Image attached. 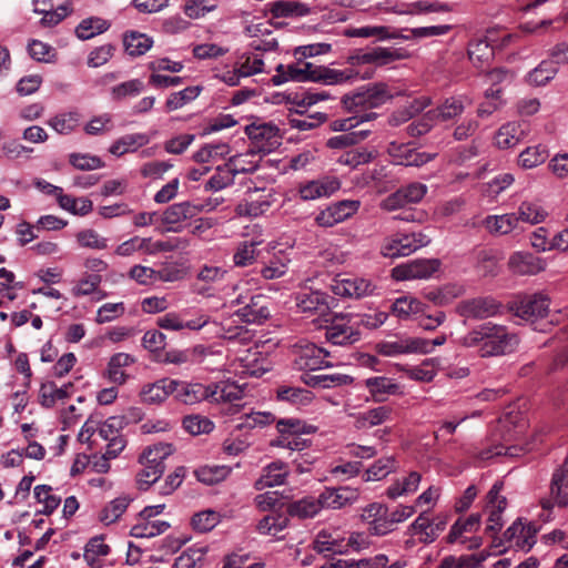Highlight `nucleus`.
<instances>
[{"label":"nucleus","mask_w":568,"mask_h":568,"mask_svg":"<svg viewBox=\"0 0 568 568\" xmlns=\"http://www.w3.org/2000/svg\"><path fill=\"white\" fill-rule=\"evenodd\" d=\"M518 337L506 326L486 322L476 326L459 343L468 348H477L481 357L501 356L513 353L518 345Z\"/></svg>","instance_id":"f257e3e1"},{"label":"nucleus","mask_w":568,"mask_h":568,"mask_svg":"<svg viewBox=\"0 0 568 568\" xmlns=\"http://www.w3.org/2000/svg\"><path fill=\"white\" fill-rule=\"evenodd\" d=\"M244 388L235 382L222 381L204 385L197 382L176 381L173 385V397L179 403L194 405L202 400L210 403H233L242 399Z\"/></svg>","instance_id":"f03ea898"},{"label":"nucleus","mask_w":568,"mask_h":568,"mask_svg":"<svg viewBox=\"0 0 568 568\" xmlns=\"http://www.w3.org/2000/svg\"><path fill=\"white\" fill-rule=\"evenodd\" d=\"M172 452V445L170 444H158L144 449L140 457L143 468L138 475L139 483L146 486L156 483L165 469L164 460Z\"/></svg>","instance_id":"7ed1b4c3"},{"label":"nucleus","mask_w":568,"mask_h":568,"mask_svg":"<svg viewBox=\"0 0 568 568\" xmlns=\"http://www.w3.org/2000/svg\"><path fill=\"white\" fill-rule=\"evenodd\" d=\"M325 318V338L333 345L346 346L359 341L361 333L356 331L351 313H333Z\"/></svg>","instance_id":"20e7f679"},{"label":"nucleus","mask_w":568,"mask_h":568,"mask_svg":"<svg viewBox=\"0 0 568 568\" xmlns=\"http://www.w3.org/2000/svg\"><path fill=\"white\" fill-rule=\"evenodd\" d=\"M393 98L388 87L385 83H375L368 85L365 90L358 91L352 95L343 98V104L347 111L371 112L369 110L378 108Z\"/></svg>","instance_id":"39448f33"},{"label":"nucleus","mask_w":568,"mask_h":568,"mask_svg":"<svg viewBox=\"0 0 568 568\" xmlns=\"http://www.w3.org/2000/svg\"><path fill=\"white\" fill-rule=\"evenodd\" d=\"M430 239L422 232L397 233L386 239L382 246V254L385 257L407 256L428 245Z\"/></svg>","instance_id":"423d86ee"},{"label":"nucleus","mask_w":568,"mask_h":568,"mask_svg":"<svg viewBox=\"0 0 568 568\" xmlns=\"http://www.w3.org/2000/svg\"><path fill=\"white\" fill-rule=\"evenodd\" d=\"M295 305L298 312L306 315L328 316L329 312L337 306L335 297L321 291L302 292L295 296Z\"/></svg>","instance_id":"0eeeda50"},{"label":"nucleus","mask_w":568,"mask_h":568,"mask_svg":"<svg viewBox=\"0 0 568 568\" xmlns=\"http://www.w3.org/2000/svg\"><path fill=\"white\" fill-rule=\"evenodd\" d=\"M359 207V200H341L333 202L316 214L315 223L321 227H333L355 215Z\"/></svg>","instance_id":"6e6552de"},{"label":"nucleus","mask_w":568,"mask_h":568,"mask_svg":"<svg viewBox=\"0 0 568 568\" xmlns=\"http://www.w3.org/2000/svg\"><path fill=\"white\" fill-rule=\"evenodd\" d=\"M395 165L422 166L435 158V154L418 151L410 142L392 141L386 149Z\"/></svg>","instance_id":"1a4fd4ad"},{"label":"nucleus","mask_w":568,"mask_h":568,"mask_svg":"<svg viewBox=\"0 0 568 568\" xmlns=\"http://www.w3.org/2000/svg\"><path fill=\"white\" fill-rule=\"evenodd\" d=\"M341 189V181L334 175H322L298 184L297 193L303 201L329 197Z\"/></svg>","instance_id":"9d476101"},{"label":"nucleus","mask_w":568,"mask_h":568,"mask_svg":"<svg viewBox=\"0 0 568 568\" xmlns=\"http://www.w3.org/2000/svg\"><path fill=\"white\" fill-rule=\"evenodd\" d=\"M440 262L437 258L414 260L399 264L392 270V276L396 281L429 278L439 270Z\"/></svg>","instance_id":"9b49d317"},{"label":"nucleus","mask_w":568,"mask_h":568,"mask_svg":"<svg viewBox=\"0 0 568 568\" xmlns=\"http://www.w3.org/2000/svg\"><path fill=\"white\" fill-rule=\"evenodd\" d=\"M549 298L542 294L525 295L511 303L514 314L525 321L542 318L549 311Z\"/></svg>","instance_id":"f8f14e48"},{"label":"nucleus","mask_w":568,"mask_h":568,"mask_svg":"<svg viewBox=\"0 0 568 568\" xmlns=\"http://www.w3.org/2000/svg\"><path fill=\"white\" fill-rule=\"evenodd\" d=\"M332 292L342 297L363 298L376 294L377 286L368 278L349 276L334 280Z\"/></svg>","instance_id":"ddd939ff"},{"label":"nucleus","mask_w":568,"mask_h":568,"mask_svg":"<svg viewBox=\"0 0 568 568\" xmlns=\"http://www.w3.org/2000/svg\"><path fill=\"white\" fill-rule=\"evenodd\" d=\"M235 372L244 376L261 377L272 368V361L258 348L247 349L235 362Z\"/></svg>","instance_id":"4468645a"},{"label":"nucleus","mask_w":568,"mask_h":568,"mask_svg":"<svg viewBox=\"0 0 568 568\" xmlns=\"http://www.w3.org/2000/svg\"><path fill=\"white\" fill-rule=\"evenodd\" d=\"M501 483H495L486 496L485 511L488 513L486 531L495 534L503 528V513L507 507L506 497L500 495Z\"/></svg>","instance_id":"2eb2a0df"},{"label":"nucleus","mask_w":568,"mask_h":568,"mask_svg":"<svg viewBox=\"0 0 568 568\" xmlns=\"http://www.w3.org/2000/svg\"><path fill=\"white\" fill-rule=\"evenodd\" d=\"M500 304L491 297H476L458 303L456 312L467 320H485L495 316Z\"/></svg>","instance_id":"dca6fc26"},{"label":"nucleus","mask_w":568,"mask_h":568,"mask_svg":"<svg viewBox=\"0 0 568 568\" xmlns=\"http://www.w3.org/2000/svg\"><path fill=\"white\" fill-rule=\"evenodd\" d=\"M400 58L396 50L376 47L368 50H357L347 57V63L354 69L357 65H385Z\"/></svg>","instance_id":"f3484780"},{"label":"nucleus","mask_w":568,"mask_h":568,"mask_svg":"<svg viewBox=\"0 0 568 568\" xmlns=\"http://www.w3.org/2000/svg\"><path fill=\"white\" fill-rule=\"evenodd\" d=\"M318 496L323 509H342L357 503L359 490L349 486L325 487Z\"/></svg>","instance_id":"a211bd4d"},{"label":"nucleus","mask_w":568,"mask_h":568,"mask_svg":"<svg viewBox=\"0 0 568 568\" xmlns=\"http://www.w3.org/2000/svg\"><path fill=\"white\" fill-rule=\"evenodd\" d=\"M363 386L375 403H383L390 396L402 394L400 385L394 378L384 375L365 378L363 381Z\"/></svg>","instance_id":"6ab92c4d"},{"label":"nucleus","mask_w":568,"mask_h":568,"mask_svg":"<svg viewBox=\"0 0 568 568\" xmlns=\"http://www.w3.org/2000/svg\"><path fill=\"white\" fill-rule=\"evenodd\" d=\"M373 77V71H366L359 74L353 68H346L344 70L332 69L329 67L320 65L315 73L314 82H320L326 85H336L346 82H353L357 79L366 80Z\"/></svg>","instance_id":"aec40b11"},{"label":"nucleus","mask_w":568,"mask_h":568,"mask_svg":"<svg viewBox=\"0 0 568 568\" xmlns=\"http://www.w3.org/2000/svg\"><path fill=\"white\" fill-rule=\"evenodd\" d=\"M329 353L314 344H307L301 348L294 363L300 371H320L329 367L327 359Z\"/></svg>","instance_id":"412c9836"},{"label":"nucleus","mask_w":568,"mask_h":568,"mask_svg":"<svg viewBox=\"0 0 568 568\" xmlns=\"http://www.w3.org/2000/svg\"><path fill=\"white\" fill-rule=\"evenodd\" d=\"M242 322L247 324H263L271 315L270 301L264 295H254L250 302L235 312Z\"/></svg>","instance_id":"4be33fe9"},{"label":"nucleus","mask_w":568,"mask_h":568,"mask_svg":"<svg viewBox=\"0 0 568 568\" xmlns=\"http://www.w3.org/2000/svg\"><path fill=\"white\" fill-rule=\"evenodd\" d=\"M209 321L210 317L202 313L187 320L182 314L171 312L159 317L158 325L168 331H200L209 323Z\"/></svg>","instance_id":"5701e85b"},{"label":"nucleus","mask_w":568,"mask_h":568,"mask_svg":"<svg viewBox=\"0 0 568 568\" xmlns=\"http://www.w3.org/2000/svg\"><path fill=\"white\" fill-rule=\"evenodd\" d=\"M175 379L161 378L153 383H148L140 390L141 402L149 405H159L172 395Z\"/></svg>","instance_id":"b1692460"},{"label":"nucleus","mask_w":568,"mask_h":568,"mask_svg":"<svg viewBox=\"0 0 568 568\" xmlns=\"http://www.w3.org/2000/svg\"><path fill=\"white\" fill-rule=\"evenodd\" d=\"M392 416L393 408L390 406H376L353 415L354 426L357 429H368L392 420Z\"/></svg>","instance_id":"393cba45"},{"label":"nucleus","mask_w":568,"mask_h":568,"mask_svg":"<svg viewBox=\"0 0 568 568\" xmlns=\"http://www.w3.org/2000/svg\"><path fill=\"white\" fill-rule=\"evenodd\" d=\"M288 476L287 464L276 460L266 465L261 476L255 480L254 488L256 490H263L275 486H281L286 481Z\"/></svg>","instance_id":"a878e982"},{"label":"nucleus","mask_w":568,"mask_h":568,"mask_svg":"<svg viewBox=\"0 0 568 568\" xmlns=\"http://www.w3.org/2000/svg\"><path fill=\"white\" fill-rule=\"evenodd\" d=\"M242 172H246V169L239 168L235 160H230V162L224 165L217 166L214 174L206 182L205 190L215 192L221 191L232 185L236 174Z\"/></svg>","instance_id":"bb28decb"},{"label":"nucleus","mask_w":568,"mask_h":568,"mask_svg":"<svg viewBox=\"0 0 568 568\" xmlns=\"http://www.w3.org/2000/svg\"><path fill=\"white\" fill-rule=\"evenodd\" d=\"M314 549L324 555L346 554V538L338 531L322 530L314 540Z\"/></svg>","instance_id":"cd10ccee"},{"label":"nucleus","mask_w":568,"mask_h":568,"mask_svg":"<svg viewBox=\"0 0 568 568\" xmlns=\"http://www.w3.org/2000/svg\"><path fill=\"white\" fill-rule=\"evenodd\" d=\"M273 18H301L311 13V8L303 2L293 0H277L267 4Z\"/></svg>","instance_id":"c85d7f7f"},{"label":"nucleus","mask_w":568,"mask_h":568,"mask_svg":"<svg viewBox=\"0 0 568 568\" xmlns=\"http://www.w3.org/2000/svg\"><path fill=\"white\" fill-rule=\"evenodd\" d=\"M509 267L516 274H536L544 270L545 263L541 258L530 253L517 252L509 258Z\"/></svg>","instance_id":"c756f323"},{"label":"nucleus","mask_w":568,"mask_h":568,"mask_svg":"<svg viewBox=\"0 0 568 568\" xmlns=\"http://www.w3.org/2000/svg\"><path fill=\"white\" fill-rule=\"evenodd\" d=\"M199 213H201V207L199 209L194 202L174 203L163 212L162 222L164 224H178L195 217Z\"/></svg>","instance_id":"7c9ffc66"},{"label":"nucleus","mask_w":568,"mask_h":568,"mask_svg":"<svg viewBox=\"0 0 568 568\" xmlns=\"http://www.w3.org/2000/svg\"><path fill=\"white\" fill-rule=\"evenodd\" d=\"M276 398L296 408H302L313 402L314 395L311 390L303 387L281 386L276 390Z\"/></svg>","instance_id":"2f4dec72"},{"label":"nucleus","mask_w":568,"mask_h":568,"mask_svg":"<svg viewBox=\"0 0 568 568\" xmlns=\"http://www.w3.org/2000/svg\"><path fill=\"white\" fill-rule=\"evenodd\" d=\"M504 538L506 541L526 551L530 550L535 544V536L530 532L529 528L524 526L520 519L514 521L506 529Z\"/></svg>","instance_id":"473e14b6"},{"label":"nucleus","mask_w":568,"mask_h":568,"mask_svg":"<svg viewBox=\"0 0 568 568\" xmlns=\"http://www.w3.org/2000/svg\"><path fill=\"white\" fill-rule=\"evenodd\" d=\"M149 142L150 136L146 133L125 134L110 145L109 152L114 156H122L125 153L135 152Z\"/></svg>","instance_id":"72a5a7b5"},{"label":"nucleus","mask_w":568,"mask_h":568,"mask_svg":"<svg viewBox=\"0 0 568 568\" xmlns=\"http://www.w3.org/2000/svg\"><path fill=\"white\" fill-rule=\"evenodd\" d=\"M73 389L71 383L58 387L53 382L43 383L39 390V402L43 407L50 408L59 400L70 397Z\"/></svg>","instance_id":"f704fd0d"},{"label":"nucleus","mask_w":568,"mask_h":568,"mask_svg":"<svg viewBox=\"0 0 568 568\" xmlns=\"http://www.w3.org/2000/svg\"><path fill=\"white\" fill-rule=\"evenodd\" d=\"M440 358L432 357L424 359L420 365L407 366L402 371L405 375L415 382L429 383L432 382L439 369Z\"/></svg>","instance_id":"c9c22d12"},{"label":"nucleus","mask_w":568,"mask_h":568,"mask_svg":"<svg viewBox=\"0 0 568 568\" xmlns=\"http://www.w3.org/2000/svg\"><path fill=\"white\" fill-rule=\"evenodd\" d=\"M465 110L464 100L462 97L447 98L439 106L429 110L427 118L432 121H448L460 115Z\"/></svg>","instance_id":"e433bc0d"},{"label":"nucleus","mask_w":568,"mask_h":568,"mask_svg":"<svg viewBox=\"0 0 568 568\" xmlns=\"http://www.w3.org/2000/svg\"><path fill=\"white\" fill-rule=\"evenodd\" d=\"M416 337H400L396 341L382 342L377 345V351L383 356H398L404 354H417Z\"/></svg>","instance_id":"4c0bfd02"},{"label":"nucleus","mask_w":568,"mask_h":568,"mask_svg":"<svg viewBox=\"0 0 568 568\" xmlns=\"http://www.w3.org/2000/svg\"><path fill=\"white\" fill-rule=\"evenodd\" d=\"M525 136V130L520 123L508 122L499 128L495 134V144L499 149L516 146Z\"/></svg>","instance_id":"58836bf2"},{"label":"nucleus","mask_w":568,"mask_h":568,"mask_svg":"<svg viewBox=\"0 0 568 568\" xmlns=\"http://www.w3.org/2000/svg\"><path fill=\"white\" fill-rule=\"evenodd\" d=\"M133 363L134 358L130 354H114L108 363L105 375L110 382L122 385L126 382L128 378L124 368L132 365Z\"/></svg>","instance_id":"ea45409f"},{"label":"nucleus","mask_w":568,"mask_h":568,"mask_svg":"<svg viewBox=\"0 0 568 568\" xmlns=\"http://www.w3.org/2000/svg\"><path fill=\"white\" fill-rule=\"evenodd\" d=\"M123 45L130 57H140L152 48L153 39L139 31H128L123 34Z\"/></svg>","instance_id":"a19ab883"},{"label":"nucleus","mask_w":568,"mask_h":568,"mask_svg":"<svg viewBox=\"0 0 568 568\" xmlns=\"http://www.w3.org/2000/svg\"><path fill=\"white\" fill-rule=\"evenodd\" d=\"M170 528V524L160 519H142L139 517L138 523L130 529V535L135 538H153L165 532Z\"/></svg>","instance_id":"79ce46f5"},{"label":"nucleus","mask_w":568,"mask_h":568,"mask_svg":"<svg viewBox=\"0 0 568 568\" xmlns=\"http://www.w3.org/2000/svg\"><path fill=\"white\" fill-rule=\"evenodd\" d=\"M483 223L486 230L494 235L509 234L518 226L515 213L488 215Z\"/></svg>","instance_id":"37998d69"},{"label":"nucleus","mask_w":568,"mask_h":568,"mask_svg":"<svg viewBox=\"0 0 568 568\" xmlns=\"http://www.w3.org/2000/svg\"><path fill=\"white\" fill-rule=\"evenodd\" d=\"M515 214L518 223L525 222L531 225L542 223L548 216V212L542 205L530 201L521 202Z\"/></svg>","instance_id":"c03bdc74"},{"label":"nucleus","mask_w":568,"mask_h":568,"mask_svg":"<svg viewBox=\"0 0 568 568\" xmlns=\"http://www.w3.org/2000/svg\"><path fill=\"white\" fill-rule=\"evenodd\" d=\"M133 498L130 495H121L104 506L99 515V519L104 525L115 523L126 510Z\"/></svg>","instance_id":"a18cd8bd"},{"label":"nucleus","mask_w":568,"mask_h":568,"mask_svg":"<svg viewBox=\"0 0 568 568\" xmlns=\"http://www.w3.org/2000/svg\"><path fill=\"white\" fill-rule=\"evenodd\" d=\"M227 271L216 265H203L197 273V281L203 282L205 286L197 287L196 292L210 296L211 286L224 280Z\"/></svg>","instance_id":"49530a36"},{"label":"nucleus","mask_w":568,"mask_h":568,"mask_svg":"<svg viewBox=\"0 0 568 568\" xmlns=\"http://www.w3.org/2000/svg\"><path fill=\"white\" fill-rule=\"evenodd\" d=\"M323 509L320 503V496H307L288 505L291 516L298 518H313Z\"/></svg>","instance_id":"de8ad7c7"},{"label":"nucleus","mask_w":568,"mask_h":568,"mask_svg":"<svg viewBox=\"0 0 568 568\" xmlns=\"http://www.w3.org/2000/svg\"><path fill=\"white\" fill-rule=\"evenodd\" d=\"M352 113L351 116L344 119H335L331 122V129L334 132H348L358 126L362 123L371 122L377 118V113L375 112H364L362 113L358 109L357 111H349Z\"/></svg>","instance_id":"09e8293b"},{"label":"nucleus","mask_w":568,"mask_h":568,"mask_svg":"<svg viewBox=\"0 0 568 568\" xmlns=\"http://www.w3.org/2000/svg\"><path fill=\"white\" fill-rule=\"evenodd\" d=\"M80 120V112L77 110H71L52 116L48 121V125L59 134H70L79 126Z\"/></svg>","instance_id":"8fccbe9b"},{"label":"nucleus","mask_w":568,"mask_h":568,"mask_svg":"<svg viewBox=\"0 0 568 568\" xmlns=\"http://www.w3.org/2000/svg\"><path fill=\"white\" fill-rule=\"evenodd\" d=\"M480 514H471L466 519L458 518L450 527L447 535V542H457L463 537L464 532H476L480 527Z\"/></svg>","instance_id":"3c124183"},{"label":"nucleus","mask_w":568,"mask_h":568,"mask_svg":"<svg viewBox=\"0 0 568 568\" xmlns=\"http://www.w3.org/2000/svg\"><path fill=\"white\" fill-rule=\"evenodd\" d=\"M376 156V152L368 150L367 148H355L343 152L337 158V163L356 169L359 165L372 162Z\"/></svg>","instance_id":"603ef678"},{"label":"nucleus","mask_w":568,"mask_h":568,"mask_svg":"<svg viewBox=\"0 0 568 568\" xmlns=\"http://www.w3.org/2000/svg\"><path fill=\"white\" fill-rule=\"evenodd\" d=\"M110 22L98 17L83 19L75 28V34L81 40H89L109 30Z\"/></svg>","instance_id":"864d4df0"},{"label":"nucleus","mask_w":568,"mask_h":568,"mask_svg":"<svg viewBox=\"0 0 568 568\" xmlns=\"http://www.w3.org/2000/svg\"><path fill=\"white\" fill-rule=\"evenodd\" d=\"M207 548L204 546H192L185 549L175 558L173 568H200L203 565Z\"/></svg>","instance_id":"5fc2aeb1"},{"label":"nucleus","mask_w":568,"mask_h":568,"mask_svg":"<svg viewBox=\"0 0 568 568\" xmlns=\"http://www.w3.org/2000/svg\"><path fill=\"white\" fill-rule=\"evenodd\" d=\"M392 312L400 320H406L410 315L424 314L425 304L415 297H399L392 305Z\"/></svg>","instance_id":"6e6d98bb"},{"label":"nucleus","mask_w":568,"mask_h":568,"mask_svg":"<svg viewBox=\"0 0 568 568\" xmlns=\"http://www.w3.org/2000/svg\"><path fill=\"white\" fill-rule=\"evenodd\" d=\"M548 158V149L542 144H538L528 146L521 151L519 154L518 163L524 169H534L545 163Z\"/></svg>","instance_id":"4d7b16f0"},{"label":"nucleus","mask_w":568,"mask_h":568,"mask_svg":"<svg viewBox=\"0 0 568 568\" xmlns=\"http://www.w3.org/2000/svg\"><path fill=\"white\" fill-rule=\"evenodd\" d=\"M468 57L476 68H484L494 58V49L486 40H477L469 44Z\"/></svg>","instance_id":"13d9d810"},{"label":"nucleus","mask_w":568,"mask_h":568,"mask_svg":"<svg viewBox=\"0 0 568 568\" xmlns=\"http://www.w3.org/2000/svg\"><path fill=\"white\" fill-rule=\"evenodd\" d=\"M202 87L193 85L171 93L165 102L166 111L171 112L183 108L185 104L195 100L200 95Z\"/></svg>","instance_id":"bf43d9fd"},{"label":"nucleus","mask_w":568,"mask_h":568,"mask_svg":"<svg viewBox=\"0 0 568 568\" xmlns=\"http://www.w3.org/2000/svg\"><path fill=\"white\" fill-rule=\"evenodd\" d=\"M287 525L288 518L285 515L271 514L258 521L256 529L261 535L276 537Z\"/></svg>","instance_id":"052dcab7"},{"label":"nucleus","mask_w":568,"mask_h":568,"mask_svg":"<svg viewBox=\"0 0 568 568\" xmlns=\"http://www.w3.org/2000/svg\"><path fill=\"white\" fill-rule=\"evenodd\" d=\"M557 72L558 68L552 61L544 60L528 73L527 81L537 87L546 85Z\"/></svg>","instance_id":"680f3d73"},{"label":"nucleus","mask_w":568,"mask_h":568,"mask_svg":"<svg viewBox=\"0 0 568 568\" xmlns=\"http://www.w3.org/2000/svg\"><path fill=\"white\" fill-rule=\"evenodd\" d=\"M58 203L64 211L81 216L89 214L93 209L92 201L88 197H73L63 192L59 196Z\"/></svg>","instance_id":"e2e57ef3"},{"label":"nucleus","mask_w":568,"mask_h":568,"mask_svg":"<svg viewBox=\"0 0 568 568\" xmlns=\"http://www.w3.org/2000/svg\"><path fill=\"white\" fill-rule=\"evenodd\" d=\"M353 382V377L345 374L329 373L312 375L306 381V384L313 387L333 388L342 385H348Z\"/></svg>","instance_id":"0e129e2a"},{"label":"nucleus","mask_w":568,"mask_h":568,"mask_svg":"<svg viewBox=\"0 0 568 568\" xmlns=\"http://www.w3.org/2000/svg\"><path fill=\"white\" fill-rule=\"evenodd\" d=\"M278 436H294L312 434L316 428L312 425H306L297 418H281L276 423Z\"/></svg>","instance_id":"69168bd1"},{"label":"nucleus","mask_w":568,"mask_h":568,"mask_svg":"<svg viewBox=\"0 0 568 568\" xmlns=\"http://www.w3.org/2000/svg\"><path fill=\"white\" fill-rule=\"evenodd\" d=\"M33 491L37 501L43 505V508L38 510V514L51 515L59 507L61 498L51 494V486L38 485L34 487Z\"/></svg>","instance_id":"338daca9"},{"label":"nucleus","mask_w":568,"mask_h":568,"mask_svg":"<svg viewBox=\"0 0 568 568\" xmlns=\"http://www.w3.org/2000/svg\"><path fill=\"white\" fill-rule=\"evenodd\" d=\"M109 552L110 547L104 544L103 538L93 537L87 542L84 547L83 558L90 567L97 568L95 565L98 564L99 558L106 556Z\"/></svg>","instance_id":"774afa93"}]
</instances>
